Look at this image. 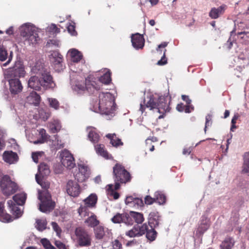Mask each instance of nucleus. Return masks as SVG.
Masks as SVG:
<instances>
[{
	"label": "nucleus",
	"instance_id": "obj_38",
	"mask_svg": "<svg viewBox=\"0 0 249 249\" xmlns=\"http://www.w3.org/2000/svg\"><path fill=\"white\" fill-rule=\"evenodd\" d=\"M38 176V175H36V182L44 189L43 191L49 192L48 189L50 188V182L46 179L45 178H39Z\"/></svg>",
	"mask_w": 249,
	"mask_h": 249
},
{
	"label": "nucleus",
	"instance_id": "obj_5",
	"mask_svg": "<svg viewBox=\"0 0 249 249\" xmlns=\"http://www.w3.org/2000/svg\"><path fill=\"white\" fill-rule=\"evenodd\" d=\"M0 187L3 194L6 196L15 194L18 188V184L8 175L3 176L0 181Z\"/></svg>",
	"mask_w": 249,
	"mask_h": 249
},
{
	"label": "nucleus",
	"instance_id": "obj_19",
	"mask_svg": "<svg viewBox=\"0 0 249 249\" xmlns=\"http://www.w3.org/2000/svg\"><path fill=\"white\" fill-rule=\"evenodd\" d=\"M40 102V96L36 92L32 91L26 97V104L38 106Z\"/></svg>",
	"mask_w": 249,
	"mask_h": 249
},
{
	"label": "nucleus",
	"instance_id": "obj_57",
	"mask_svg": "<svg viewBox=\"0 0 249 249\" xmlns=\"http://www.w3.org/2000/svg\"><path fill=\"white\" fill-rule=\"evenodd\" d=\"M112 249H123L121 243L117 239L112 242Z\"/></svg>",
	"mask_w": 249,
	"mask_h": 249
},
{
	"label": "nucleus",
	"instance_id": "obj_26",
	"mask_svg": "<svg viewBox=\"0 0 249 249\" xmlns=\"http://www.w3.org/2000/svg\"><path fill=\"white\" fill-rule=\"evenodd\" d=\"M50 170L49 166L44 162L41 163L38 167V174L39 178H45L49 175Z\"/></svg>",
	"mask_w": 249,
	"mask_h": 249
},
{
	"label": "nucleus",
	"instance_id": "obj_13",
	"mask_svg": "<svg viewBox=\"0 0 249 249\" xmlns=\"http://www.w3.org/2000/svg\"><path fill=\"white\" fill-rule=\"evenodd\" d=\"M67 193L73 197H77L81 193V188L77 182L70 180L67 184Z\"/></svg>",
	"mask_w": 249,
	"mask_h": 249
},
{
	"label": "nucleus",
	"instance_id": "obj_52",
	"mask_svg": "<svg viewBox=\"0 0 249 249\" xmlns=\"http://www.w3.org/2000/svg\"><path fill=\"white\" fill-rule=\"evenodd\" d=\"M41 243L46 249H56L47 239L44 238L41 239Z\"/></svg>",
	"mask_w": 249,
	"mask_h": 249
},
{
	"label": "nucleus",
	"instance_id": "obj_41",
	"mask_svg": "<svg viewBox=\"0 0 249 249\" xmlns=\"http://www.w3.org/2000/svg\"><path fill=\"white\" fill-rule=\"evenodd\" d=\"M88 224L89 227L94 228L99 224V221L97 220V217L95 214H92L85 221Z\"/></svg>",
	"mask_w": 249,
	"mask_h": 249
},
{
	"label": "nucleus",
	"instance_id": "obj_30",
	"mask_svg": "<svg viewBox=\"0 0 249 249\" xmlns=\"http://www.w3.org/2000/svg\"><path fill=\"white\" fill-rule=\"evenodd\" d=\"M234 243V239L231 237L228 236L221 243L220 249H232Z\"/></svg>",
	"mask_w": 249,
	"mask_h": 249
},
{
	"label": "nucleus",
	"instance_id": "obj_45",
	"mask_svg": "<svg viewBox=\"0 0 249 249\" xmlns=\"http://www.w3.org/2000/svg\"><path fill=\"white\" fill-rule=\"evenodd\" d=\"M242 172L246 173H249V152L246 153L245 155Z\"/></svg>",
	"mask_w": 249,
	"mask_h": 249
},
{
	"label": "nucleus",
	"instance_id": "obj_33",
	"mask_svg": "<svg viewBox=\"0 0 249 249\" xmlns=\"http://www.w3.org/2000/svg\"><path fill=\"white\" fill-rule=\"evenodd\" d=\"M71 61L75 63L79 62L82 58V54L76 49H71L69 51Z\"/></svg>",
	"mask_w": 249,
	"mask_h": 249
},
{
	"label": "nucleus",
	"instance_id": "obj_3",
	"mask_svg": "<svg viewBox=\"0 0 249 249\" xmlns=\"http://www.w3.org/2000/svg\"><path fill=\"white\" fill-rule=\"evenodd\" d=\"M75 89L79 94L84 93L86 91L89 93H91L95 90H100V85L96 83L95 78L93 76L89 75L86 78L85 83L77 84Z\"/></svg>",
	"mask_w": 249,
	"mask_h": 249
},
{
	"label": "nucleus",
	"instance_id": "obj_51",
	"mask_svg": "<svg viewBox=\"0 0 249 249\" xmlns=\"http://www.w3.org/2000/svg\"><path fill=\"white\" fill-rule=\"evenodd\" d=\"M48 101L51 107L53 108L54 109H58L59 107V103L57 99L50 98H48Z\"/></svg>",
	"mask_w": 249,
	"mask_h": 249
},
{
	"label": "nucleus",
	"instance_id": "obj_60",
	"mask_svg": "<svg viewBox=\"0 0 249 249\" xmlns=\"http://www.w3.org/2000/svg\"><path fill=\"white\" fill-rule=\"evenodd\" d=\"M143 204V203L142 199L138 197H135L132 205L137 206V207H141Z\"/></svg>",
	"mask_w": 249,
	"mask_h": 249
},
{
	"label": "nucleus",
	"instance_id": "obj_16",
	"mask_svg": "<svg viewBox=\"0 0 249 249\" xmlns=\"http://www.w3.org/2000/svg\"><path fill=\"white\" fill-rule=\"evenodd\" d=\"M61 161L64 166L69 169L73 168L75 165L74 159L72 155L69 151L63 152Z\"/></svg>",
	"mask_w": 249,
	"mask_h": 249
},
{
	"label": "nucleus",
	"instance_id": "obj_1",
	"mask_svg": "<svg viewBox=\"0 0 249 249\" xmlns=\"http://www.w3.org/2000/svg\"><path fill=\"white\" fill-rule=\"evenodd\" d=\"M113 178L115 182V189L119 190L121 184L130 182L132 176L122 164L116 163L113 167Z\"/></svg>",
	"mask_w": 249,
	"mask_h": 249
},
{
	"label": "nucleus",
	"instance_id": "obj_17",
	"mask_svg": "<svg viewBox=\"0 0 249 249\" xmlns=\"http://www.w3.org/2000/svg\"><path fill=\"white\" fill-rule=\"evenodd\" d=\"M13 57V53L10 52L8 54L7 50L3 46H0V61H4L7 59L8 60L3 64V66H7L12 61Z\"/></svg>",
	"mask_w": 249,
	"mask_h": 249
},
{
	"label": "nucleus",
	"instance_id": "obj_4",
	"mask_svg": "<svg viewBox=\"0 0 249 249\" xmlns=\"http://www.w3.org/2000/svg\"><path fill=\"white\" fill-rule=\"evenodd\" d=\"M38 199L41 203L39 204V209L43 213L50 212L55 207V203L52 200V196L48 191L39 192Z\"/></svg>",
	"mask_w": 249,
	"mask_h": 249
},
{
	"label": "nucleus",
	"instance_id": "obj_53",
	"mask_svg": "<svg viewBox=\"0 0 249 249\" xmlns=\"http://www.w3.org/2000/svg\"><path fill=\"white\" fill-rule=\"evenodd\" d=\"M74 24L75 23L74 22L70 23L67 26L68 32L72 36H76L77 35Z\"/></svg>",
	"mask_w": 249,
	"mask_h": 249
},
{
	"label": "nucleus",
	"instance_id": "obj_40",
	"mask_svg": "<svg viewBox=\"0 0 249 249\" xmlns=\"http://www.w3.org/2000/svg\"><path fill=\"white\" fill-rule=\"evenodd\" d=\"M129 215L130 218H133L137 224L142 223L144 220L143 214L140 213L131 211Z\"/></svg>",
	"mask_w": 249,
	"mask_h": 249
},
{
	"label": "nucleus",
	"instance_id": "obj_43",
	"mask_svg": "<svg viewBox=\"0 0 249 249\" xmlns=\"http://www.w3.org/2000/svg\"><path fill=\"white\" fill-rule=\"evenodd\" d=\"M60 32V29L54 24H51L47 28V32L48 33L49 36H55Z\"/></svg>",
	"mask_w": 249,
	"mask_h": 249
},
{
	"label": "nucleus",
	"instance_id": "obj_61",
	"mask_svg": "<svg viewBox=\"0 0 249 249\" xmlns=\"http://www.w3.org/2000/svg\"><path fill=\"white\" fill-rule=\"evenodd\" d=\"M212 124V116L210 114H208L206 116V123L205 126V131H206V128L208 126H210Z\"/></svg>",
	"mask_w": 249,
	"mask_h": 249
},
{
	"label": "nucleus",
	"instance_id": "obj_22",
	"mask_svg": "<svg viewBox=\"0 0 249 249\" xmlns=\"http://www.w3.org/2000/svg\"><path fill=\"white\" fill-rule=\"evenodd\" d=\"M7 204L10 209V212L12 214L15 216L16 218H18L22 215V212L19 207L16 205L12 200H9Z\"/></svg>",
	"mask_w": 249,
	"mask_h": 249
},
{
	"label": "nucleus",
	"instance_id": "obj_27",
	"mask_svg": "<svg viewBox=\"0 0 249 249\" xmlns=\"http://www.w3.org/2000/svg\"><path fill=\"white\" fill-rule=\"evenodd\" d=\"M50 110H37V113L34 115V118L37 120L45 121L50 117Z\"/></svg>",
	"mask_w": 249,
	"mask_h": 249
},
{
	"label": "nucleus",
	"instance_id": "obj_7",
	"mask_svg": "<svg viewBox=\"0 0 249 249\" xmlns=\"http://www.w3.org/2000/svg\"><path fill=\"white\" fill-rule=\"evenodd\" d=\"M21 36L25 37V41L29 45L36 44L40 39L36 29L27 25L21 27Z\"/></svg>",
	"mask_w": 249,
	"mask_h": 249
},
{
	"label": "nucleus",
	"instance_id": "obj_36",
	"mask_svg": "<svg viewBox=\"0 0 249 249\" xmlns=\"http://www.w3.org/2000/svg\"><path fill=\"white\" fill-rule=\"evenodd\" d=\"M111 81L110 72L107 71L99 78V81L98 82H96V83L100 85L101 89L102 86V84L108 85L110 83Z\"/></svg>",
	"mask_w": 249,
	"mask_h": 249
},
{
	"label": "nucleus",
	"instance_id": "obj_10",
	"mask_svg": "<svg viewBox=\"0 0 249 249\" xmlns=\"http://www.w3.org/2000/svg\"><path fill=\"white\" fill-rule=\"evenodd\" d=\"M78 166L79 172L75 175V178L78 182H82L89 178L90 170L88 165L84 163L79 164Z\"/></svg>",
	"mask_w": 249,
	"mask_h": 249
},
{
	"label": "nucleus",
	"instance_id": "obj_9",
	"mask_svg": "<svg viewBox=\"0 0 249 249\" xmlns=\"http://www.w3.org/2000/svg\"><path fill=\"white\" fill-rule=\"evenodd\" d=\"M25 74L24 66L20 60L16 61L14 65L9 68L6 71V78H16L24 77Z\"/></svg>",
	"mask_w": 249,
	"mask_h": 249
},
{
	"label": "nucleus",
	"instance_id": "obj_25",
	"mask_svg": "<svg viewBox=\"0 0 249 249\" xmlns=\"http://www.w3.org/2000/svg\"><path fill=\"white\" fill-rule=\"evenodd\" d=\"M32 71L34 73L41 76L48 71L47 68L45 67L44 64L37 61L36 62L35 65L32 68Z\"/></svg>",
	"mask_w": 249,
	"mask_h": 249
},
{
	"label": "nucleus",
	"instance_id": "obj_63",
	"mask_svg": "<svg viewBox=\"0 0 249 249\" xmlns=\"http://www.w3.org/2000/svg\"><path fill=\"white\" fill-rule=\"evenodd\" d=\"M55 245L59 249H67L65 245L60 241H56Z\"/></svg>",
	"mask_w": 249,
	"mask_h": 249
},
{
	"label": "nucleus",
	"instance_id": "obj_48",
	"mask_svg": "<svg viewBox=\"0 0 249 249\" xmlns=\"http://www.w3.org/2000/svg\"><path fill=\"white\" fill-rule=\"evenodd\" d=\"M39 134L41 136V139L35 141L34 142L35 144L43 143L47 139V135L44 129H41L39 131Z\"/></svg>",
	"mask_w": 249,
	"mask_h": 249
},
{
	"label": "nucleus",
	"instance_id": "obj_31",
	"mask_svg": "<svg viewBox=\"0 0 249 249\" xmlns=\"http://www.w3.org/2000/svg\"><path fill=\"white\" fill-rule=\"evenodd\" d=\"M49 128L52 133L58 132L61 128V124L60 121L57 119H53V120L49 123Z\"/></svg>",
	"mask_w": 249,
	"mask_h": 249
},
{
	"label": "nucleus",
	"instance_id": "obj_34",
	"mask_svg": "<svg viewBox=\"0 0 249 249\" xmlns=\"http://www.w3.org/2000/svg\"><path fill=\"white\" fill-rule=\"evenodd\" d=\"M97 201V196L95 194L90 195L84 200L85 204L89 207V208L94 207L96 204Z\"/></svg>",
	"mask_w": 249,
	"mask_h": 249
},
{
	"label": "nucleus",
	"instance_id": "obj_11",
	"mask_svg": "<svg viewBox=\"0 0 249 249\" xmlns=\"http://www.w3.org/2000/svg\"><path fill=\"white\" fill-rule=\"evenodd\" d=\"M147 230V224H143L141 226L135 225L133 228L125 232V235L129 237H140L145 233Z\"/></svg>",
	"mask_w": 249,
	"mask_h": 249
},
{
	"label": "nucleus",
	"instance_id": "obj_32",
	"mask_svg": "<svg viewBox=\"0 0 249 249\" xmlns=\"http://www.w3.org/2000/svg\"><path fill=\"white\" fill-rule=\"evenodd\" d=\"M27 198V195L24 192L18 193L13 196V199L16 205H23Z\"/></svg>",
	"mask_w": 249,
	"mask_h": 249
},
{
	"label": "nucleus",
	"instance_id": "obj_42",
	"mask_svg": "<svg viewBox=\"0 0 249 249\" xmlns=\"http://www.w3.org/2000/svg\"><path fill=\"white\" fill-rule=\"evenodd\" d=\"M95 148L98 154L106 159L108 158V152L105 150V147L104 144H97L95 146Z\"/></svg>",
	"mask_w": 249,
	"mask_h": 249
},
{
	"label": "nucleus",
	"instance_id": "obj_28",
	"mask_svg": "<svg viewBox=\"0 0 249 249\" xmlns=\"http://www.w3.org/2000/svg\"><path fill=\"white\" fill-rule=\"evenodd\" d=\"M106 137L110 140V143L111 144L113 147H118L124 144L121 140L117 137L116 134L115 133L107 134L106 135Z\"/></svg>",
	"mask_w": 249,
	"mask_h": 249
},
{
	"label": "nucleus",
	"instance_id": "obj_29",
	"mask_svg": "<svg viewBox=\"0 0 249 249\" xmlns=\"http://www.w3.org/2000/svg\"><path fill=\"white\" fill-rule=\"evenodd\" d=\"M87 130H89L88 138L89 141L94 143L98 142L100 136L95 131V128L92 126H88Z\"/></svg>",
	"mask_w": 249,
	"mask_h": 249
},
{
	"label": "nucleus",
	"instance_id": "obj_49",
	"mask_svg": "<svg viewBox=\"0 0 249 249\" xmlns=\"http://www.w3.org/2000/svg\"><path fill=\"white\" fill-rule=\"evenodd\" d=\"M182 99L186 102L185 109H194V107L191 104V100L188 96L182 95Z\"/></svg>",
	"mask_w": 249,
	"mask_h": 249
},
{
	"label": "nucleus",
	"instance_id": "obj_44",
	"mask_svg": "<svg viewBox=\"0 0 249 249\" xmlns=\"http://www.w3.org/2000/svg\"><path fill=\"white\" fill-rule=\"evenodd\" d=\"M89 207L84 204V205H81L77 210V212L81 217H85L89 215Z\"/></svg>",
	"mask_w": 249,
	"mask_h": 249
},
{
	"label": "nucleus",
	"instance_id": "obj_8",
	"mask_svg": "<svg viewBox=\"0 0 249 249\" xmlns=\"http://www.w3.org/2000/svg\"><path fill=\"white\" fill-rule=\"evenodd\" d=\"M103 97L100 98L99 101L97 100L93 105L94 109H115L117 105L115 99L110 94H103Z\"/></svg>",
	"mask_w": 249,
	"mask_h": 249
},
{
	"label": "nucleus",
	"instance_id": "obj_21",
	"mask_svg": "<svg viewBox=\"0 0 249 249\" xmlns=\"http://www.w3.org/2000/svg\"><path fill=\"white\" fill-rule=\"evenodd\" d=\"M160 216L158 212H151L148 217V225L150 227L156 228L160 223Z\"/></svg>",
	"mask_w": 249,
	"mask_h": 249
},
{
	"label": "nucleus",
	"instance_id": "obj_39",
	"mask_svg": "<svg viewBox=\"0 0 249 249\" xmlns=\"http://www.w3.org/2000/svg\"><path fill=\"white\" fill-rule=\"evenodd\" d=\"M156 202L158 203L160 205H163L165 203L166 198L165 195L160 191H157L154 193Z\"/></svg>",
	"mask_w": 249,
	"mask_h": 249
},
{
	"label": "nucleus",
	"instance_id": "obj_6",
	"mask_svg": "<svg viewBox=\"0 0 249 249\" xmlns=\"http://www.w3.org/2000/svg\"><path fill=\"white\" fill-rule=\"evenodd\" d=\"M75 239L80 247H89L91 243V236L88 231L82 227H77L74 231Z\"/></svg>",
	"mask_w": 249,
	"mask_h": 249
},
{
	"label": "nucleus",
	"instance_id": "obj_14",
	"mask_svg": "<svg viewBox=\"0 0 249 249\" xmlns=\"http://www.w3.org/2000/svg\"><path fill=\"white\" fill-rule=\"evenodd\" d=\"M8 80L10 91L13 94H17L20 92L22 90V86L19 80L16 78H7Z\"/></svg>",
	"mask_w": 249,
	"mask_h": 249
},
{
	"label": "nucleus",
	"instance_id": "obj_56",
	"mask_svg": "<svg viewBox=\"0 0 249 249\" xmlns=\"http://www.w3.org/2000/svg\"><path fill=\"white\" fill-rule=\"evenodd\" d=\"M146 148L148 149L150 151L152 152L154 150V145H152L151 141H150V138H148L145 140Z\"/></svg>",
	"mask_w": 249,
	"mask_h": 249
},
{
	"label": "nucleus",
	"instance_id": "obj_46",
	"mask_svg": "<svg viewBox=\"0 0 249 249\" xmlns=\"http://www.w3.org/2000/svg\"><path fill=\"white\" fill-rule=\"evenodd\" d=\"M0 215L3 218V219L0 218V221L3 222H10L13 221L12 217L9 214L7 213L4 210Z\"/></svg>",
	"mask_w": 249,
	"mask_h": 249
},
{
	"label": "nucleus",
	"instance_id": "obj_59",
	"mask_svg": "<svg viewBox=\"0 0 249 249\" xmlns=\"http://www.w3.org/2000/svg\"><path fill=\"white\" fill-rule=\"evenodd\" d=\"M166 50L165 49L163 56H162V57L160 59V60L159 61H158L157 64L158 65L162 66V65H165V64H166L167 63V59L165 57V52H166Z\"/></svg>",
	"mask_w": 249,
	"mask_h": 249
},
{
	"label": "nucleus",
	"instance_id": "obj_15",
	"mask_svg": "<svg viewBox=\"0 0 249 249\" xmlns=\"http://www.w3.org/2000/svg\"><path fill=\"white\" fill-rule=\"evenodd\" d=\"M111 221L114 223H124L128 225H132L133 221L131 219L129 215L126 213H117L112 218Z\"/></svg>",
	"mask_w": 249,
	"mask_h": 249
},
{
	"label": "nucleus",
	"instance_id": "obj_18",
	"mask_svg": "<svg viewBox=\"0 0 249 249\" xmlns=\"http://www.w3.org/2000/svg\"><path fill=\"white\" fill-rule=\"evenodd\" d=\"M131 42L133 46L137 49H142L144 45L145 40L143 36L139 34L133 35L131 37Z\"/></svg>",
	"mask_w": 249,
	"mask_h": 249
},
{
	"label": "nucleus",
	"instance_id": "obj_2",
	"mask_svg": "<svg viewBox=\"0 0 249 249\" xmlns=\"http://www.w3.org/2000/svg\"><path fill=\"white\" fill-rule=\"evenodd\" d=\"M166 101L163 96L150 95L144 99L143 103L146 107L150 109H171L170 104H167Z\"/></svg>",
	"mask_w": 249,
	"mask_h": 249
},
{
	"label": "nucleus",
	"instance_id": "obj_64",
	"mask_svg": "<svg viewBox=\"0 0 249 249\" xmlns=\"http://www.w3.org/2000/svg\"><path fill=\"white\" fill-rule=\"evenodd\" d=\"M32 159L36 163H37L38 161V154L37 153H33L32 155Z\"/></svg>",
	"mask_w": 249,
	"mask_h": 249
},
{
	"label": "nucleus",
	"instance_id": "obj_37",
	"mask_svg": "<svg viewBox=\"0 0 249 249\" xmlns=\"http://www.w3.org/2000/svg\"><path fill=\"white\" fill-rule=\"evenodd\" d=\"M107 195L109 196H112L114 199H117L120 197V194L116 192L117 190L115 189V185L112 184H108L106 186Z\"/></svg>",
	"mask_w": 249,
	"mask_h": 249
},
{
	"label": "nucleus",
	"instance_id": "obj_62",
	"mask_svg": "<svg viewBox=\"0 0 249 249\" xmlns=\"http://www.w3.org/2000/svg\"><path fill=\"white\" fill-rule=\"evenodd\" d=\"M136 197H134L133 196H127L126 197V199H125V203L126 204H131L132 205L133 202H134V200L135 199Z\"/></svg>",
	"mask_w": 249,
	"mask_h": 249
},
{
	"label": "nucleus",
	"instance_id": "obj_12",
	"mask_svg": "<svg viewBox=\"0 0 249 249\" xmlns=\"http://www.w3.org/2000/svg\"><path fill=\"white\" fill-rule=\"evenodd\" d=\"M39 76L41 87L44 89H53L55 87V84L49 71Z\"/></svg>",
	"mask_w": 249,
	"mask_h": 249
},
{
	"label": "nucleus",
	"instance_id": "obj_54",
	"mask_svg": "<svg viewBox=\"0 0 249 249\" xmlns=\"http://www.w3.org/2000/svg\"><path fill=\"white\" fill-rule=\"evenodd\" d=\"M94 111L96 112L100 113L102 115H106V116H112V114H113V110H94Z\"/></svg>",
	"mask_w": 249,
	"mask_h": 249
},
{
	"label": "nucleus",
	"instance_id": "obj_20",
	"mask_svg": "<svg viewBox=\"0 0 249 249\" xmlns=\"http://www.w3.org/2000/svg\"><path fill=\"white\" fill-rule=\"evenodd\" d=\"M226 8L227 6L225 4H222L217 8H212L209 12V16L212 19H216L224 14Z\"/></svg>",
	"mask_w": 249,
	"mask_h": 249
},
{
	"label": "nucleus",
	"instance_id": "obj_50",
	"mask_svg": "<svg viewBox=\"0 0 249 249\" xmlns=\"http://www.w3.org/2000/svg\"><path fill=\"white\" fill-rule=\"evenodd\" d=\"M36 227L38 230L42 231L46 229L47 223L41 219H38L36 220Z\"/></svg>",
	"mask_w": 249,
	"mask_h": 249
},
{
	"label": "nucleus",
	"instance_id": "obj_58",
	"mask_svg": "<svg viewBox=\"0 0 249 249\" xmlns=\"http://www.w3.org/2000/svg\"><path fill=\"white\" fill-rule=\"evenodd\" d=\"M51 225L53 230L56 232L57 235H59L61 232V230L58 225L55 222H52Z\"/></svg>",
	"mask_w": 249,
	"mask_h": 249
},
{
	"label": "nucleus",
	"instance_id": "obj_47",
	"mask_svg": "<svg viewBox=\"0 0 249 249\" xmlns=\"http://www.w3.org/2000/svg\"><path fill=\"white\" fill-rule=\"evenodd\" d=\"M95 234L96 238L99 239H102L105 235L104 228L101 226L97 227L95 229Z\"/></svg>",
	"mask_w": 249,
	"mask_h": 249
},
{
	"label": "nucleus",
	"instance_id": "obj_23",
	"mask_svg": "<svg viewBox=\"0 0 249 249\" xmlns=\"http://www.w3.org/2000/svg\"><path fill=\"white\" fill-rule=\"evenodd\" d=\"M28 87L36 90L41 89V84L40 83V78L38 76H31L28 82Z\"/></svg>",
	"mask_w": 249,
	"mask_h": 249
},
{
	"label": "nucleus",
	"instance_id": "obj_24",
	"mask_svg": "<svg viewBox=\"0 0 249 249\" xmlns=\"http://www.w3.org/2000/svg\"><path fill=\"white\" fill-rule=\"evenodd\" d=\"M3 159L5 162L11 164L18 160V156L13 151H5L3 154Z\"/></svg>",
	"mask_w": 249,
	"mask_h": 249
},
{
	"label": "nucleus",
	"instance_id": "obj_55",
	"mask_svg": "<svg viewBox=\"0 0 249 249\" xmlns=\"http://www.w3.org/2000/svg\"><path fill=\"white\" fill-rule=\"evenodd\" d=\"M144 202L146 205H151L154 202H156L155 196L152 197L150 196H146L144 198Z\"/></svg>",
	"mask_w": 249,
	"mask_h": 249
},
{
	"label": "nucleus",
	"instance_id": "obj_35",
	"mask_svg": "<svg viewBox=\"0 0 249 249\" xmlns=\"http://www.w3.org/2000/svg\"><path fill=\"white\" fill-rule=\"evenodd\" d=\"M155 228L150 227V229H149L147 225V230L145 231L146 237L150 242L155 240L157 236L158 233L155 230Z\"/></svg>",
	"mask_w": 249,
	"mask_h": 249
}]
</instances>
